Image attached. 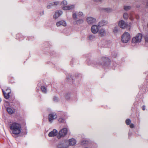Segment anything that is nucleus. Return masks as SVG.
I'll list each match as a JSON object with an SVG mask.
<instances>
[{
	"label": "nucleus",
	"mask_w": 148,
	"mask_h": 148,
	"mask_svg": "<svg viewBox=\"0 0 148 148\" xmlns=\"http://www.w3.org/2000/svg\"><path fill=\"white\" fill-rule=\"evenodd\" d=\"M83 15V13L82 12H79L78 14V16L79 17H81Z\"/></svg>",
	"instance_id": "473e14b6"
},
{
	"label": "nucleus",
	"mask_w": 148,
	"mask_h": 148,
	"mask_svg": "<svg viewBox=\"0 0 148 148\" xmlns=\"http://www.w3.org/2000/svg\"><path fill=\"white\" fill-rule=\"evenodd\" d=\"M5 92H9V94H10V93L11 92V91L10 89L9 88H8L7 89L5 90Z\"/></svg>",
	"instance_id": "72a5a7b5"
},
{
	"label": "nucleus",
	"mask_w": 148,
	"mask_h": 148,
	"mask_svg": "<svg viewBox=\"0 0 148 148\" xmlns=\"http://www.w3.org/2000/svg\"><path fill=\"white\" fill-rule=\"evenodd\" d=\"M107 60V58H102L98 60V64L103 65L106 62Z\"/></svg>",
	"instance_id": "6e6552de"
},
{
	"label": "nucleus",
	"mask_w": 148,
	"mask_h": 148,
	"mask_svg": "<svg viewBox=\"0 0 148 148\" xmlns=\"http://www.w3.org/2000/svg\"><path fill=\"white\" fill-rule=\"evenodd\" d=\"M41 89L42 92L44 93H46L47 91V88L44 86H42L41 88Z\"/></svg>",
	"instance_id": "aec40b11"
},
{
	"label": "nucleus",
	"mask_w": 148,
	"mask_h": 148,
	"mask_svg": "<svg viewBox=\"0 0 148 148\" xmlns=\"http://www.w3.org/2000/svg\"><path fill=\"white\" fill-rule=\"evenodd\" d=\"M62 8H63V10H69L68 6L63 7Z\"/></svg>",
	"instance_id": "f704fd0d"
},
{
	"label": "nucleus",
	"mask_w": 148,
	"mask_h": 148,
	"mask_svg": "<svg viewBox=\"0 0 148 148\" xmlns=\"http://www.w3.org/2000/svg\"><path fill=\"white\" fill-rule=\"evenodd\" d=\"M103 10L108 12H111L112 11V9L110 8H106L103 9Z\"/></svg>",
	"instance_id": "4be33fe9"
},
{
	"label": "nucleus",
	"mask_w": 148,
	"mask_h": 148,
	"mask_svg": "<svg viewBox=\"0 0 148 148\" xmlns=\"http://www.w3.org/2000/svg\"><path fill=\"white\" fill-rule=\"evenodd\" d=\"M52 5H51V3H50L49 5L47 6V8L48 9H50L51 8Z\"/></svg>",
	"instance_id": "e433bc0d"
},
{
	"label": "nucleus",
	"mask_w": 148,
	"mask_h": 148,
	"mask_svg": "<svg viewBox=\"0 0 148 148\" xmlns=\"http://www.w3.org/2000/svg\"><path fill=\"white\" fill-rule=\"evenodd\" d=\"M99 34L100 36L103 37L106 35V32L105 29L101 28L99 31Z\"/></svg>",
	"instance_id": "4468645a"
},
{
	"label": "nucleus",
	"mask_w": 148,
	"mask_h": 148,
	"mask_svg": "<svg viewBox=\"0 0 148 148\" xmlns=\"http://www.w3.org/2000/svg\"><path fill=\"white\" fill-rule=\"evenodd\" d=\"M53 100L55 101H57V98L56 97H54L53 98Z\"/></svg>",
	"instance_id": "58836bf2"
},
{
	"label": "nucleus",
	"mask_w": 148,
	"mask_h": 148,
	"mask_svg": "<svg viewBox=\"0 0 148 148\" xmlns=\"http://www.w3.org/2000/svg\"><path fill=\"white\" fill-rule=\"evenodd\" d=\"M131 8V7L130 6H124V10L126 11H127L129 10H130Z\"/></svg>",
	"instance_id": "412c9836"
},
{
	"label": "nucleus",
	"mask_w": 148,
	"mask_h": 148,
	"mask_svg": "<svg viewBox=\"0 0 148 148\" xmlns=\"http://www.w3.org/2000/svg\"><path fill=\"white\" fill-rule=\"evenodd\" d=\"M2 101V99L0 97V102H1Z\"/></svg>",
	"instance_id": "a19ab883"
},
{
	"label": "nucleus",
	"mask_w": 148,
	"mask_h": 148,
	"mask_svg": "<svg viewBox=\"0 0 148 148\" xmlns=\"http://www.w3.org/2000/svg\"><path fill=\"white\" fill-rule=\"evenodd\" d=\"M144 38L145 42L148 43V34H145L144 36Z\"/></svg>",
	"instance_id": "5701e85b"
},
{
	"label": "nucleus",
	"mask_w": 148,
	"mask_h": 148,
	"mask_svg": "<svg viewBox=\"0 0 148 148\" xmlns=\"http://www.w3.org/2000/svg\"><path fill=\"white\" fill-rule=\"evenodd\" d=\"M147 5L148 6V2L147 3Z\"/></svg>",
	"instance_id": "79ce46f5"
},
{
	"label": "nucleus",
	"mask_w": 148,
	"mask_h": 148,
	"mask_svg": "<svg viewBox=\"0 0 148 148\" xmlns=\"http://www.w3.org/2000/svg\"><path fill=\"white\" fill-rule=\"evenodd\" d=\"M142 110H145V106H143L142 107Z\"/></svg>",
	"instance_id": "ea45409f"
},
{
	"label": "nucleus",
	"mask_w": 148,
	"mask_h": 148,
	"mask_svg": "<svg viewBox=\"0 0 148 148\" xmlns=\"http://www.w3.org/2000/svg\"><path fill=\"white\" fill-rule=\"evenodd\" d=\"M51 5H52V6H53L55 5H57L59 3V2L58 1H56L55 2H53L51 3Z\"/></svg>",
	"instance_id": "b1692460"
},
{
	"label": "nucleus",
	"mask_w": 148,
	"mask_h": 148,
	"mask_svg": "<svg viewBox=\"0 0 148 148\" xmlns=\"http://www.w3.org/2000/svg\"><path fill=\"white\" fill-rule=\"evenodd\" d=\"M99 27L98 25H92L91 29L92 32L94 34L97 33L99 31Z\"/></svg>",
	"instance_id": "0eeeda50"
},
{
	"label": "nucleus",
	"mask_w": 148,
	"mask_h": 148,
	"mask_svg": "<svg viewBox=\"0 0 148 148\" xmlns=\"http://www.w3.org/2000/svg\"><path fill=\"white\" fill-rule=\"evenodd\" d=\"M62 14V12L61 11H58V12H56L53 16L54 18L55 19L57 18Z\"/></svg>",
	"instance_id": "dca6fc26"
},
{
	"label": "nucleus",
	"mask_w": 148,
	"mask_h": 148,
	"mask_svg": "<svg viewBox=\"0 0 148 148\" xmlns=\"http://www.w3.org/2000/svg\"><path fill=\"white\" fill-rule=\"evenodd\" d=\"M72 17L75 20H76L77 18V15L76 13H73V14L72 15Z\"/></svg>",
	"instance_id": "a878e982"
},
{
	"label": "nucleus",
	"mask_w": 148,
	"mask_h": 148,
	"mask_svg": "<svg viewBox=\"0 0 148 148\" xmlns=\"http://www.w3.org/2000/svg\"><path fill=\"white\" fill-rule=\"evenodd\" d=\"M84 22V20L82 19H80L77 21H75L73 22L74 24H80Z\"/></svg>",
	"instance_id": "a211bd4d"
},
{
	"label": "nucleus",
	"mask_w": 148,
	"mask_h": 148,
	"mask_svg": "<svg viewBox=\"0 0 148 148\" xmlns=\"http://www.w3.org/2000/svg\"><path fill=\"white\" fill-rule=\"evenodd\" d=\"M119 26L122 29H124L127 27V23L123 20H122L119 21L118 23Z\"/></svg>",
	"instance_id": "1a4fd4ad"
},
{
	"label": "nucleus",
	"mask_w": 148,
	"mask_h": 148,
	"mask_svg": "<svg viewBox=\"0 0 148 148\" xmlns=\"http://www.w3.org/2000/svg\"><path fill=\"white\" fill-rule=\"evenodd\" d=\"M61 4L62 5H67V2L66 0H64L61 2Z\"/></svg>",
	"instance_id": "cd10ccee"
},
{
	"label": "nucleus",
	"mask_w": 148,
	"mask_h": 148,
	"mask_svg": "<svg viewBox=\"0 0 148 148\" xmlns=\"http://www.w3.org/2000/svg\"><path fill=\"white\" fill-rule=\"evenodd\" d=\"M108 22L105 20H102L100 21L98 24V25L99 27L104 26L107 24Z\"/></svg>",
	"instance_id": "2eb2a0df"
},
{
	"label": "nucleus",
	"mask_w": 148,
	"mask_h": 148,
	"mask_svg": "<svg viewBox=\"0 0 148 148\" xmlns=\"http://www.w3.org/2000/svg\"><path fill=\"white\" fill-rule=\"evenodd\" d=\"M58 134V131L56 129H53L48 134V136L50 137H53L56 136Z\"/></svg>",
	"instance_id": "9b49d317"
},
{
	"label": "nucleus",
	"mask_w": 148,
	"mask_h": 148,
	"mask_svg": "<svg viewBox=\"0 0 148 148\" xmlns=\"http://www.w3.org/2000/svg\"><path fill=\"white\" fill-rule=\"evenodd\" d=\"M130 127L131 128H133L134 127V125L133 124H131L130 125Z\"/></svg>",
	"instance_id": "4c0bfd02"
},
{
	"label": "nucleus",
	"mask_w": 148,
	"mask_h": 148,
	"mask_svg": "<svg viewBox=\"0 0 148 148\" xmlns=\"http://www.w3.org/2000/svg\"><path fill=\"white\" fill-rule=\"evenodd\" d=\"M2 92L3 93L4 98L6 99H9L10 97V94H9V92H5V90L3 89L2 90Z\"/></svg>",
	"instance_id": "f3484780"
},
{
	"label": "nucleus",
	"mask_w": 148,
	"mask_h": 148,
	"mask_svg": "<svg viewBox=\"0 0 148 148\" xmlns=\"http://www.w3.org/2000/svg\"><path fill=\"white\" fill-rule=\"evenodd\" d=\"M123 17L124 19H127L128 17V14L127 13H125L123 14Z\"/></svg>",
	"instance_id": "393cba45"
},
{
	"label": "nucleus",
	"mask_w": 148,
	"mask_h": 148,
	"mask_svg": "<svg viewBox=\"0 0 148 148\" xmlns=\"http://www.w3.org/2000/svg\"><path fill=\"white\" fill-rule=\"evenodd\" d=\"M118 28L116 27H115L113 29V32H114L116 34L118 32Z\"/></svg>",
	"instance_id": "7c9ffc66"
},
{
	"label": "nucleus",
	"mask_w": 148,
	"mask_h": 148,
	"mask_svg": "<svg viewBox=\"0 0 148 148\" xmlns=\"http://www.w3.org/2000/svg\"><path fill=\"white\" fill-rule=\"evenodd\" d=\"M143 37L142 34L139 33L137 34L132 39V42L134 43H138L141 41Z\"/></svg>",
	"instance_id": "7ed1b4c3"
},
{
	"label": "nucleus",
	"mask_w": 148,
	"mask_h": 148,
	"mask_svg": "<svg viewBox=\"0 0 148 148\" xmlns=\"http://www.w3.org/2000/svg\"><path fill=\"white\" fill-rule=\"evenodd\" d=\"M130 38V36L129 33L128 32H125L122 36L121 40L122 42L126 43L128 42Z\"/></svg>",
	"instance_id": "f03ea898"
},
{
	"label": "nucleus",
	"mask_w": 148,
	"mask_h": 148,
	"mask_svg": "<svg viewBox=\"0 0 148 148\" xmlns=\"http://www.w3.org/2000/svg\"><path fill=\"white\" fill-rule=\"evenodd\" d=\"M56 25L57 27H59L61 26L65 27L66 26V22L64 20H62L57 22L56 23Z\"/></svg>",
	"instance_id": "ddd939ff"
},
{
	"label": "nucleus",
	"mask_w": 148,
	"mask_h": 148,
	"mask_svg": "<svg viewBox=\"0 0 148 148\" xmlns=\"http://www.w3.org/2000/svg\"><path fill=\"white\" fill-rule=\"evenodd\" d=\"M57 116L54 113H51L49 114L48 116L49 121L50 123L53 122V120L57 118Z\"/></svg>",
	"instance_id": "39448f33"
},
{
	"label": "nucleus",
	"mask_w": 148,
	"mask_h": 148,
	"mask_svg": "<svg viewBox=\"0 0 148 148\" xmlns=\"http://www.w3.org/2000/svg\"><path fill=\"white\" fill-rule=\"evenodd\" d=\"M69 146H75L76 143V141L73 138L69 139L68 141Z\"/></svg>",
	"instance_id": "f8f14e48"
},
{
	"label": "nucleus",
	"mask_w": 148,
	"mask_h": 148,
	"mask_svg": "<svg viewBox=\"0 0 148 148\" xmlns=\"http://www.w3.org/2000/svg\"><path fill=\"white\" fill-rule=\"evenodd\" d=\"M68 146L66 145L64 142H60L57 145V148H67Z\"/></svg>",
	"instance_id": "9d476101"
},
{
	"label": "nucleus",
	"mask_w": 148,
	"mask_h": 148,
	"mask_svg": "<svg viewBox=\"0 0 148 148\" xmlns=\"http://www.w3.org/2000/svg\"><path fill=\"white\" fill-rule=\"evenodd\" d=\"M86 21L89 24H92L96 22V19L91 17H88L86 18Z\"/></svg>",
	"instance_id": "423d86ee"
},
{
	"label": "nucleus",
	"mask_w": 148,
	"mask_h": 148,
	"mask_svg": "<svg viewBox=\"0 0 148 148\" xmlns=\"http://www.w3.org/2000/svg\"><path fill=\"white\" fill-rule=\"evenodd\" d=\"M69 10H71L74 8L75 7V5H71L70 6H68Z\"/></svg>",
	"instance_id": "c756f323"
},
{
	"label": "nucleus",
	"mask_w": 148,
	"mask_h": 148,
	"mask_svg": "<svg viewBox=\"0 0 148 148\" xmlns=\"http://www.w3.org/2000/svg\"><path fill=\"white\" fill-rule=\"evenodd\" d=\"M103 0H93V1L95 2H101Z\"/></svg>",
	"instance_id": "c9c22d12"
},
{
	"label": "nucleus",
	"mask_w": 148,
	"mask_h": 148,
	"mask_svg": "<svg viewBox=\"0 0 148 148\" xmlns=\"http://www.w3.org/2000/svg\"><path fill=\"white\" fill-rule=\"evenodd\" d=\"M10 128L12 131L13 134L17 135L21 133V125L19 123L14 122L10 125Z\"/></svg>",
	"instance_id": "f257e3e1"
},
{
	"label": "nucleus",
	"mask_w": 148,
	"mask_h": 148,
	"mask_svg": "<svg viewBox=\"0 0 148 148\" xmlns=\"http://www.w3.org/2000/svg\"><path fill=\"white\" fill-rule=\"evenodd\" d=\"M67 132V129L66 128H64L61 129L59 132L58 138H60L64 137L66 135Z\"/></svg>",
	"instance_id": "20e7f679"
},
{
	"label": "nucleus",
	"mask_w": 148,
	"mask_h": 148,
	"mask_svg": "<svg viewBox=\"0 0 148 148\" xmlns=\"http://www.w3.org/2000/svg\"><path fill=\"white\" fill-rule=\"evenodd\" d=\"M58 121L60 123H64L65 122V121L64 119L62 118H60L58 119Z\"/></svg>",
	"instance_id": "2f4dec72"
},
{
	"label": "nucleus",
	"mask_w": 148,
	"mask_h": 148,
	"mask_svg": "<svg viewBox=\"0 0 148 148\" xmlns=\"http://www.w3.org/2000/svg\"><path fill=\"white\" fill-rule=\"evenodd\" d=\"M125 123L127 125H129L131 123V121L130 119H127L126 120Z\"/></svg>",
	"instance_id": "c85d7f7f"
},
{
	"label": "nucleus",
	"mask_w": 148,
	"mask_h": 148,
	"mask_svg": "<svg viewBox=\"0 0 148 148\" xmlns=\"http://www.w3.org/2000/svg\"><path fill=\"white\" fill-rule=\"evenodd\" d=\"M6 110L8 113L10 114H12L15 111L14 109H12L10 108H6Z\"/></svg>",
	"instance_id": "6ab92c4d"
},
{
	"label": "nucleus",
	"mask_w": 148,
	"mask_h": 148,
	"mask_svg": "<svg viewBox=\"0 0 148 148\" xmlns=\"http://www.w3.org/2000/svg\"><path fill=\"white\" fill-rule=\"evenodd\" d=\"M95 38V36L94 35H90L89 36V39L90 40H92Z\"/></svg>",
	"instance_id": "bb28decb"
}]
</instances>
